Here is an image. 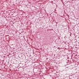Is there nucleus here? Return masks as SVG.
Returning <instances> with one entry per match:
<instances>
[{
  "instance_id": "nucleus-1",
  "label": "nucleus",
  "mask_w": 79,
  "mask_h": 79,
  "mask_svg": "<svg viewBox=\"0 0 79 79\" xmlns=\"http://www.w3.org/2000/svg\"><path fill=\"white\" fill-rule=\"evenodd\" d=\"M35 65H34V67H35Z\"/></svg>"
}]
</instances>
